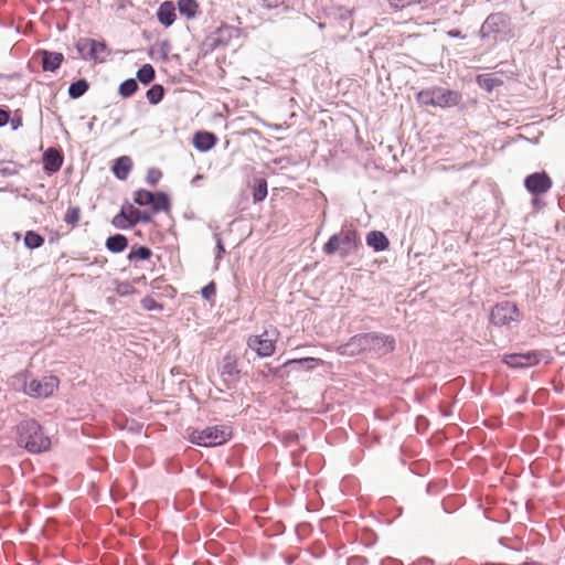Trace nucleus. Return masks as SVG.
<instances>
[{"label":"nucleus","instance_id":"nucleus-1","mask_svg":"<svg viewBox=\"0 0 565 565\" xmlns=\"http://www.w3.org/2000/svg\"><path fill=\"white\" fill-rule=\"evenodd\" d=\"M395 339L392 335L380 332L359 333L339 345L337 352L343 356H356L367 354L371 358L384 356L395 349Z\"/></svg>","mask_w":565,"mask_h":565},{"label":"nucleus","instance_id":"nucleus-2","mask_svg":"<svg viewBox=\"0 0 565 565\" xmlns=\"http://www.w3.org/2000/svg\"><path fill=\"white\" fill-rule=\"evenodd\" d=\"M17 445L30 454H43L51 448V439L43 431L41 424L26 417L15 427Z\"/></svg>","mask_w":565,"mask_h":565},{"label":"nucleus","instance_id":"nucleus-3","mask_svg":"<svg viewBox=\"0 0 565 565\" xmlns=\"http://www.w3.org/2000/svg\"><path fill=\"white\" fill-rule=\"evenodd\" d=\"M362 246L361 238L356 228L343 225L341 231L332 234L324 243L322 250L331 256L339 254L342 259L355 254Z\"/></svg>","mask_w":565,"mask_h":565},{"label":"nucleus","instance_id":"nucleus-4","mask_svg":"<svg viewBox=\"0 0 565 565\" xmlns=\"http://www.w3.org/2000/svg\"><path fill=\"white\" fill-rule=\"evenodd\" d=\"M233 430L228 425L207 426L203 429H193L189 440L201 447H215L225 444L232 438Z\"/></svg>","mask_w":565,"mask_h":565},{"label":"nucleus","instance_id":"nucleus-5","mask_svg":"<svg viewBox=\"0 0 565 565\" xmlns=\"http://www.w3.org/2000/svg\"><path fill=\"white\" fill-rule=\"evenodd\" d=\"M238 36L239 30L236 26L222 23L205 38L202 46L205 50V53H210L218 47H225L232 39Z\"/></svg>","mask_w":565,"mask_h":565},{"label":"nucleus","instance_id":"nucleus-6","mask_svg":"<svg viewBox=\"0 0 565 565\" xmlns=\"http://www.w3.org/2000/svg\"><path fill=\"white\" fill-rule=\"evenodd\" d=\"M60 380L55 375L31 379L28 396L32 398H47L58 388Z\"/></svg>","mask_w":565,"mask_h":565},{"label":"nucleus","instance_id":"nucleus-7","mask_svg":"<svg viewBox=\"0 0 565 565\" xmlns=\"http://www.w3.org/2000/svg\"><path fill=\"white\" fill-rule=\"evenodd\" d=\"M75 49L83 60L97 61L100 53L107 52V44L105 41L92 38H79L75 43Z\"/></svg>","mask_w":565,"mask_h":565},{"label":"nucleus","instance_id":"nucleus-8","mask_svg":"<svg viewBox=\"0 0 565 565\" xmlns=\"http://www.w3.org/2000/svg\"><path fill=\"white\" fill-rule=\"evenodd\" d=\"M522 315L515 302L508 299H497V326L511 327L512 323H518Z\"/></svg>","mask_w":565,"mask_h":565},{"label":"nucleus","instance_id":"nucleus-9","mask_svg":"<svg viewBox=\"0 0 565 565\" xmlns=\"http://www.w3.org/2000/svg\"><path fill=\"white\" fill-rule=\"evenodd\" d=\"M552 184V179L545 171L533 172L524 179L525 189L536 198L548 192Z\"/></svg>","mask_w":565,"mask_h":565},{"label":"nucleus","instance_id":"nucleus-10","mask_svg":"<svg viewBox=\"0 0 565 565\" xmlns=\"http://www.w3.org/2000/svg\"><path fill=\"white\" fill-rule=\"evenodd\" d=\"M268 332L264 331L262 334L249 337L247 344L260 358L271 356L275 353V340L269 339Z\"/></svg>","mask_w":565,"mask_h":565},{"label":"nucleus","instance_id":"nucleus-11","mask_svg":"<svg viewBox=\"0 0 565 565\" xmlns=\"http://www.w3.org/2000/svg\"><path fill=\"white\" fill-rule=\"evenodd\" d=\"M540 354L536 351L525 353L505 354L502 362L511 367H530L540 362Z\"/></svg>","mask_w":565,"mask_h":565},{"label":"nucleus","instance_id":"nucleus-12","mask_svg":"<svg viewBox=\"0 0 565 565\" xmlns=\"http://www.w3.org/2000/svg\"><path fill=\"white\" fill-rule=\"evenodd\" d=\"M64 157L61 150L49 147L42 154L43 171L47 175L57 173L63 164Z\"/></svg>","mask_w":565,"mask_h":565},{"label":"nucleus","instance_id":"nucleus-13","mask_svg":"<svg viewBox=\"0 0 565 565\" xmlns=\"http://www.w3.org/2000/svg\"><path fill=\"white\" fill-rule=\"evenodd\" d=\"M461 100V94L457 90L435 86L433 107L449 108L457 106Z\"/></svg>","mask_w":565,"mask_h":565},{"label":"nucleus","instance_id":"nucleus-14","mask_svg":"<svg viewBox=\"0 0 565 565\" xmlns=\"http://www.w3.org/2000/svg\"><path fill=\"white\" fill-rule=\"evenodd\" d=\"M221 376L224 385L228 390L235 387L239 376V370L237 367L235 359H233L232 356H225L223 359L221 366Z\"/></svg>","mask_w":565,"mask_h":565},{"label":"nucleus","instance_id":"nucleus-15","mask_svg":"<svg viewBox=\"0 0 565 565\" xmlns=\"http://www.w3.org/2000/svg\"><path fill=\"white\" fill-rule=\"evenodd\" d=\"M38 56L40 57L43 72L55 73L64 62V55L61 52L39 50Z\"/></svg>","mask_w":565,"mask_h":565},{"label":"nucleus","instance_id":"nucleus-16","mask_svg":"<svg viewBox=\"0 0 565 565\" xmlns=\"http://www.w3.org/2000/svg\"><path fill=\"white\" fill-rule=\"evenodd\" d=\"M217 137L214 132L207 130H198L193 135L192 145L201 152H206L215 147Z\"/></svg>","mask_w":565,"mask_h":565},{"label":"nucleus","instance_id":"nucleus-17","mask_svg":"<svg viewBox=\"0 0 565 565\" xmlns=\"http://www.w3.org/2000/svg\"><path fill=\"white\" fill-rule=\"evenodd\" d=\"M156 14H157L158 21L164 28L171 26L174 23L175 19H177L174 3L172 1H164V2H162L159 6Z\"/></svg>","mask_w":565,"mask_h":565},{"label":"nucleus","instance_id":"nucleus-18","mask_svg":"<svg viewBox=\"0 0 565 565\" xmlns=\"http://www.w3.org/2000/svg\"><path fill=\"white\" fill-rule=\"evenodd\" d=\"M321 364H323V360L311 356L287 360V365H290L289 373L291 371H313Z\"/></svg>","mask_w":565,"mask_h":565},{"label":"nucleus","instance_id":"nucleus-19","mask_svg":"<svg viewBox=\"0 0 565 565\" xmlns=\"http://www.w3.org/2000/svg\"><path fill=\"white\" fill-rule=\"evenodd\" d=\"M131 169L132 160L128 156H120L113 161L111 172L120 181L127 180Z\"/></svg>","mask_w":565,"mask_h":565},{"label":"nucleus","instance_id":"nucleus-20","mask_svg":"<svg viewBox=\"0 0 565 565\" xmlns=\"http://www.w3.org/2000/svg\"><path fill=\"white\" fill-rule=\"evenodd\" d=\"M366 245L374 252H384L390 247V239L385 233L373 230L366 234Z\"/></svg>","mask_w":565,"mask_h":565},{"label":"nucleus","instance_id":"nucleus-21","mask_svg":"<svg viewBox=\"0 0 565 565\" xmlns=\"http://www.w3.org/2000/svg\"><path fill=\"white\" fill-rule=\"evenodd\" d=\"M152 214L168 212L171 209V199L167 192L156 191L152 192V201L150 204Z\"/></svg>","mask_w":565,"mask_h":565},{"label":"nucleus","instance_id":"nucleus-22","mask_svg":"<svg viewBox=\"0 0 565 565\" xmlns=\"http://www.w3.org/2000/svg\"><path fill=\"white\" fill-rule=\"evenodd\" d=\"M124 203L125 210L131 217V223H134V227L139 223L148 224L152 222L153 214L151 211L139 210L135 207L131 203H129L127 200Z\"/></svg>","mask_w":565,"mask_h":565},{"label":"nucleus","instance_id":"nucleus-23","mask_svg":"<svg viewBox=\"0 0 565 565\" xmlns=\"http://www.w3.org/2000/svg\"><path fill=\"white\" fill-rule=\"evenodd\" d=\"M129 245L128 238L120 233L113 234L107 237L105 242V247L108 252L113 254L122 253Z\"/></svg>","mask_w":565,"mask_h":565},{"label":"nucleus","instance_id":"nucleus-24","mask_svg":"<svg viewBox=\"0 0 565 565\" xmlns=\"http://www.w3.org/2000/svg\"><path fill=\"white\" fill-rule=\"evenodd\" d=\"M152 255V249L149 246L136 244L131 246L127 259L130 263L145 262L149 260Z\"/></svg>","mask_w":565,"mask_h":565},{"label":"nucleus","instance_id":"nucleus-25","mask_svg":"<svg viewBox=\"0 0 565 565\" xmlns=\"http://www.w3.org/2000/svg\"><path fill=\"white\" fill-rule=\"evenodd\" d=\"M177 8L186 20H193L199 12V2L196 0H178Z\"/></svg>","mask_w":565,"mask_h":565},{"label":"nucleus","instance_id":"nucleus-26","mask_svg":"<svg viewBox=\"0 0 565 565\" xmlns=\"http://www.w3.org/2000/svg\"><path fill=\"white\" fill-rule=\"evenodd\" d=\"M89 89V83L86 78H78L76 81H73L67 89L68 97L71 99H78L82 96H84L87 90Z\"/></svg>","mask_w":565,"mask_h":565},{"label":"nucleus","instance_id":"nucleus-27","mask_svg":"<svg viewBox=\"0 0 565 565\" xmlns=\"http://www.w3.org/2000/svg\"><path fill=\"white\" fill-rule=\"evenodd\" d=\"M29 373L28 372H19L11 376L9 380V384L12 390L15 392H22L23 394L28 395L29 391Z\"/></svg>","mask_w":565,"mask_h":565},{"label":"nucleus","instance_id":"nucleus-28","mask_svg":"<svg viewBox=\"0 0 565 565\" xmlns=\"http://www.w3.org/2000/svg\"><path fill=\"white\" fill-rule=\"evenodd\" d=\"M111 225L118 230H130L134 228V223H131V217L128 212L125 210V203H122L120 211L113 217Z\"/></svg>","mask_w":565,"mask_h":565},{"label":"nucleus","instance_id":"nucleus-29","mask_svg":"<svg viewBox=\"0 0 565 565\" xmlns=\"http://www.w3.org/2000/svg\"><path fill=\"white\" fill-rule=\"evenodd\" d=\"M268 193V184L267 180L265 178H255L254 179V185H253V202L260 203L263 202Z\"/></svg>","mask_w":565,"mask_h":565},{"label":"nucleus","instance_id":"nucleus-30","mask_svg":"<svg viewBox=\"0 0 565 565\" xmlns=\"http://www.w3.org/2000/svg\"><path fill=\"white\" fill-rule=\"evenodd\" d=\"M508 15L504 13H497V38L500 36L502 40L508 41L514 35L513 31L510 28H508Z\"/></svg>","mask_w":565,"mask_h":565},{"label":"nucleus","instance_id":"nucleus-31","mask_svg":"<svg viewBox=\"0 0 565 565\" xmlns=\"http://www.w3.org/2000/svg\"><path fill=\"white\" fill-rule=\"evenodd\" d=\"M156 78V71L153 66L149 63L141 65L136 74V78L138 83L142 85H149Z\"/></svg>","mask_w":565,"mask_h":565},{"label":"nucleus","instance_id":"nucleus-32","mask_svg":"<svg viewBox=\"0 0 565 565\" xmlns=\"http://www.w3.org/2000/svg\"><path fill=\"white\" fill-rule=\"evenodd\" d=\"M23 242H24V246L28 249H36V248H40L44 244L45 239H44V236H42L36 231L30 230V231L25 232Z\"/></svg>","mask_w":565,"mask_h":565},{"label":"nucleus","instance_id":"nucleus-33","mask_svg":"<svg viewBox=\"0 0 565 565\" xmlns=\"http://www.w3.org/2000/svg\"><path fill=\"white\" fill-rule=\"evenodd\" d=\"M499 544L503 548V552L502 553L497 552V555H499L503 559L514 561L513 555H518V553L520 552L519 543L518 544L513 543L512 545H509L508 539L500 537Z\"/></svg>","mask_w":565,"mask_h":565},{"label":"nucleus","instance_id":"nucleus-34","mask_svg":"<svg viewBox=\"0 0 565 565\" xmlns=\"http://www.w3.org/2000/svg\"><path fill=\"white\" fill-rule=\"evenodd\" d=\"M166 89L161 84H153L147 92L146 97L150 105H158L162 102Z\"/></svg>","mask_w":565,"mask_h":565},{"label":"nucleus","instance_id":"nucleus-35","mask_svg":"<svg viewBox=\"0 0 565 565\" xmlns=\"http://www.w3.org/2000/svg\"><path fill=\"white\" fill-rule=\"evenodd\" d=\"M139 89L137 79L130 77L120 83L118 87V94L122 98L131 97Z\"/></svg>","mask_w":565,"mask_h":565},{"label":"nucleus","instance_id":"nucleus-36","mask_svg":"<svg viewBox=\"0 0 565 565\" xmlns=\"http://www.w3.org/2000/svg\"><path fill=\"white\" fill-rule=\"evenodd\" d=\"M289 367H290V365H287V361L278 366H273L267 363V364H265V369H266L265 375H270L273 377L284 380L289 376Z\"/></svg>","mask_w":565,"mask_h":565},{"label":"nucleus","instance_id":"nucleus-37","mask_svg":"<svg viewBox=\"0 0 565 565\" xmlns=\"http://www.w3.org/2000/svg\"><path fill=\"white\" fill-rule=\"evenodd\" d=\"M352 15L353 10L351 9L338 8L334 12V19L347 30H352Z\"/></svg>","mask_w":565,"mask_h":565},{"label":"nucleus","instance_id":"nucleus-38","mask_svg":"<svg viewBox=\"0 0 565 565\" xmlns=\"http://www.w3.org/2000/svg\"><path fill=\"white\" fill-rule=\"evenodd\" d=\"M134 203L139 206H150L152 201V191L138 189L132 194Z\"/></svg>","mask_w":565,"mask_h":565},{"label":"nucleus","instance_id":"nucleus-39","mask_svg":"<svg viewBox=\"0 0 565 565\" xmlns=\"http://www.w3.org/2000/svg\"><path fill=\"white\" fill-rule=\"evenodd\" d=\"M435 98V87L422 89L416 95V100L422 106H433Z\"/></svg>","mask_w":565,"mask_h":565},{"label":"nucleus","instance_id":"nucleus-40","mask_svg":"<svg viewBox=\"0 0 565 565\" xmlns=\"http://www.w3.org/2000/svg\"><path fill=\"white\" fill-rule=\"evenodd\" d=\"M477 84L488 93L494 89V76L490 73L479 74L476 77Z\"/></svg>","mask_w":565,"mask_h":565},{"label":"nucleus","instance_id":"nucleus-41","mask_svg":"<svg viewBox=\"0 0 565 565\" xmlns=\"http://www.w3.org/2000/svg\"><path fill=\"white\" fill-rule=\"evenodd\" d=\"M81 217V209L78 206H68L65 215L64 222L70 225H75L78 223Z\"/></svg>","mask_w":565,"mask_h":565},{"label":"nucleus","instance_id":"nucleus-42","mask_svg":"<svg viewBox=\"0 0 565 565\" xmlns=\"http://www.w3.org/2000/svg\"><path fill=\"white\" fill-rule=\"evenodd\" d=\"M494 32V13L488 15L480 29V36L482 39L489 38Z\"/></svg>","mask_w":565,"mask_h":565},{"label":"nucleus","instance_id":"nucleus-43","mask_svg":"<svg viewBox=\"0 0 565 565\" xmlns=\"http://www.w3.org/2000/svg\"><path fill=\"white\" fill-rule=\"evenodd\" d=\"M214 239L216 249L215 263L218 264V262L224 257L226 250L220 233H214Z\"/></svg>","mask_w":565,"mask_h":565},{"label":"nucleus","instance_id":"nucleus-44","mask_svg":"<svg viewBox=\"0 0 565 565\" xmlns=\"http://www.w3.org/2000/svg\"><path fill=\"white\" fill-rule=\"evenodd\" d=\"M162 178V172L158 168H150L147 172L146 182L154 186Z\"/></svg>","mask_w":565,"mask_h":565},{"label":"nucleus","instance_id":"nucleus-45","mask_svg":"<svg viewBox=\"0 0 565 565\" xmlns=\"http://www.w3.org/2000/svg\"><path fill=\"white\" fill-rule=\"evenodd\" d=\"M141 306L143 309L153 311V310H161L162 305L159 303L154 298L147 296L141 300Z\"/></svg>","mask_w":565,"mask_h":565},{"label":"nucleus","instance_id":"nucleus-46","mask_svg":"<svg viewBox=\"0 0 565 565\" xmlns=\"http://www.w3.org/2000/svg\"><path fill=\"white\" fill-rule=\"evenodd\" d=\"M216 294L215 281H210L201 289V297L205 300H211Z\"/></svg>","mask_w":565,"mask_h":565},{"label":"nucleus","instance_id":"nucleus-47","mask_svg":"<svg viewBox=\"0 0 565 565\" xmlns=\"http://www.w3.org/2000/svg\"><path fill=\"white\" fill-rule=\"evenodd\" d=\"M159 54L161 60L166 61L168 60V54L171 50V44L169 41L164 40L158 44Z\"/></svg>","mask_w":565,"mask_h":565},{"label":"nucleus","instance_id":"nucleus-48","mask_svg":"<svg viewBox=\"0 0 565 565\" xmlns=\"http://www.w3.org/2000/svg\"><path fill=\"white\" fill-rule=\"evenodd\" d=\"M9 124L12 130H18L22 126V115L20 110H15L13 117L10 116Z\"/></svg>","mask_w":565,"mask_h":565},{"label":"nucleus","instance_id":"nucleus-49","mask_svg":"<svg viewBox=\"0 0 565 565\" xmlns=\"http://www.w3.org/2000/svg\"><path fill=\"white\" fill-rule=\"evenodd\" d=\"M10 115L11 110L7 106H0V128L9 124Z\"/></svg>","mask_w":565,"mask_h":565},{"label":"nucleus","instance_id":"nucleus-50","mask_svg":"<svg viewBox=\"0 0 565 565\" xmlns=\"http://www.w3.org/2000/svg\"><path fill=\"white\" fill-rule=\"evenodd\" d=\"M0 173L2 175H14L18 173V171L14 168H10L8 162L0 161Z\"/></svg>","mask_w":565,"mask_h":565},{"label":"nucleus","instance_id":"nucleus-51","mask_svg":"<svg viewBox=\"0 0 565 565\" xmlns=\"http://www.w3.org/2000/svg\"><path fill=\"white\" fill-rule=\"evenodd\" d=\"M367 559L364 556H351L347 559V565H366Z\"/></svg>","mask_w":565,"mask_h":565},{"label":"nucleus","instance_id":"nucleus-52","mask_svg":"<svg viewBox=\"0 0 565 565\" xmlns=\"http://www.w3.org/2000/svg\"><path fill=\"white\" fill-rule=\"evenodd\" d=\"M478 509L482 513V516L484 519L490 520V521L493 520V518L491 515V508L490 507H486L482 501L479 503Z\"/></svg>","mask_w":565,"mask_h":565},{"label":"nucleus","instance_id":"nucleus-53","mask_svg":"<svg viewBox=\"0 0 565 565\" xmlns=\"http://www.w3.org/2000/svg\"><path fill=\"white\" fill-rule=\"evenodd\" d=\"M380 565H404V564L402 563V561L396 559L394 557H384L380 562Z\"/></svg>","mask_w":565,"mask_h":565},{"label":"nucleus","instance_id":"nucleus-54","mask_svg":"<svg viewBox=\"0 0 565 565\" xmlns=\"http://www.w3.org/2000/svg\"><path fill=\"white\" fill-rule=\"evenodd\" d=\"M412 565H435V562L434 559L424 556L415 561Z\"/></svg>","mask_w":565,"mask_h":565},{"label":"nucleus","instance_id":"nucleus-55","mask_svg":"<svg viewBox=\"0 0 565 565\" xmlns=\"http://www.w3.org/2000/svg\"><path fill=\"white\" fill-rule=\"evenodd\" d=\"M263 2L265 7L273 9L280 6L284 2V0H263Z\"/></svg>","mask_w":565,"mask_h":565},{"label":"nucleus","instance_id":"nucleus-56","mask_svg":"<svg viewBox=\"0 0 565 565\" xmlns=\"http://www.w3.org/2000/svg\"><path fill=\"white\" fill-rule=\"evenodd\" d=\"M447 35L452 39H462L463 35L461 34V31L458 29H451L447 32Z\"/></svg>","mask_w":565,"mask_h":565},{"label":"nucleus","instance_id":"nucleus-57","mask_svg":"<svg viewBox=\"0 0 565 565\" xmlns=\"http://www.w3.org/2000/svg\"><path fill=\"white\" fill-rule=\"evenodd\" d=\"M488 317H489V323L490 324H494V318H495V315H494V306H490L488 308Z\"/></svg>","mask_w":565,"mask_h":565},{"label":"nucleus","instance_id":"nucleus-58","mask_svg":"<svg viewBox=\"0 0 565 565\" xmlns=\"http://www.w3.org/2000/svg\"><path fill=\"white\" fill-rule=\"evenodd\" d=\"M202 179H203V175H202V174H196V175L192 179L191 183H192L193 185H196V184H198V182H199L200 180H202Z\"/></svg>","mask_w":565,"mask_h":565},{"label":"nucleus","instance_id":"nucleus-59","mask_svg":"<svg viewBox=\"0 0 565 565\" xmlns=\"http://www.w3.org/2000/svg\"><path fill=\"white\" fill-rule=\"evenodd\" d=\"M121 287H122L124 291H120V294L124 295V294H128V290L131 286L128 282H126V284H122Z\"/></svg>","mask_w":565,"mask_h":565},{"label":"nucleus","instance_id":"nucleus-60","mask_svg":"<svg viewBox=\"0 0 565 565\" xmlns=\"http://www.w3.org/2000/svg\"><path fill=\"white\" fill-rule=\"evenodd\" d=\"M489 390L490 391H493L494 390V380H492L489 384Z\"/></svg>","mask_w":565,"mask_h":565},{"label":"nucleus","instance_id":"nucleus-61","mask_svg":"<svg viewBox=\"0 0 565 565\" xmlns=\"http://www.w3.org/2000/svg\"><path fill=\"white\" fill-rule=\"evenodd\" d=\"M195 473H196L200 478H204V476H202V475H201L200 469H196V470H195Z\"/></svg>","mask_w":565,"mask_h":565},{"label":"nucleus","instance_id":"nucleus-62","mask_svg":"<svg viewBox=\"0 0 565 565\" xmlns=\"http://www.w3.org/2000/svg\"><path fill=\"white\" fill-rule=\"evenodd\" d=\"M153 51H154V49H153V47H150V50H149V55H150L151 57L153 56Z\"/></svg>","mask_w":565,"mask_h":565},{"label":"nucleus","instance_id":"nucleus-63","mask_svg":"<svg viewBox=\"0 0 565 565\" xmlns=\"http://www.w3.org/2000/svg\"><path fill=\"white\" fill-rule=\"evenodd\" d=\"M534 198H535V199L533 200V203H534L535 205H539L537 198H536V196H534Z\"/></svg>","mask_w":565,"mask_h":565},{"label":"nucleus","instance_id":"nucleus-64","mask_svg":"<svg viewBox=\"0 0 565 565\" xmlns=\"http://www.w3.org/2000/svg\"><path fill=\"white\" fill-rule=\"evenodd\" d=\"M482 565H494V563H492V562H488V563H484V564H482Z\"/></svg>","mask_w":565,"mask_h":565}]
</instances>
